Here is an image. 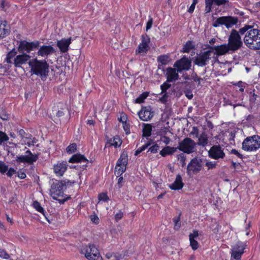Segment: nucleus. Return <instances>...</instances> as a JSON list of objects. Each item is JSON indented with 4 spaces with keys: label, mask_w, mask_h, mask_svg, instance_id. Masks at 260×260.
<instances>
[{
    "label": "nucleus",
    "mask_w": 260,
    "mask_h": 260,
    "mask_svg": "<svg viewBox=\"0 0 260 260\" xmlns=\"http://www.w3.org/2000/svg\"><path fill=\"white\" fill-rule=\"evenodd\" d=\"M139 118L143 121H148L153 116V112L151 107H142L141 111L139 112Z\"/></svg>",
    "instance_id": "nucleus-19"
},
{
    "label": "nucleus",
    "mask_w": 260,
    "mask_h": 260,
    "mask_svg": "<svg viewBox=\"0 0 260 260\" xmlns=\"http://www.w3.org/2000/svg\"><path fill=\"white\" fill-rule=\"evenodd\" d=\"M127 156L124 154H122L118 159L115 167V173L118 175H121L125 172L127 163Z\"/></svg>",
    "instance_id": "nucleus-14"
},
{
    "label": "nucleus",
    "mask_w": 260,
    "mask_h": 260,
    "mask_svg": "<svg viewBox=\"0 0 260 260\" xmlns=\"http://www.w3.org/2000/svg\"><path fill=\"white\" fill-rule=\"evenodd\" d=\"M236 30H232L228 39V45L233 52L239 49L242 45V41L239 34Z\"/></svg>",
    "instance_id": "nucleus-6"
},
{
    "label": "nucleus",
    "mask_w": 260,
    "mask_h": 260,
    "mask_svg": "<svg viewBox=\"0 0 260 260\" xmlns=\"http://www.w3.org/2000/svg\"><path fill=\"white\" fill-rule=\"evenodd\" d=\"M211 48V50L215 51L214 52H213V54L214 55H216V56L222 55L230 52H232L231 48L228 44H224L219 46H215Z\"/></svg>",
    "instance_id": "nucleus-20"
},
{
    "label": "nucleus",
    "mask_w": 260,
    "mask_h": 260,
    "mask_svg": "<svg viewBox=\"0 0 260 260\" xmlns=\"http://www.w3.org/2000/svg\"><path fill=\"white\" fill-rule=\"evenodd\" d=\"M64 184L63 183L57 180H52L50 189V195L54 200H57L59 197H62L63 192V188Z\"/></svg>",
    "instance_id": "nucleus-7"
},
{
    "label": "nucleus",
    "mask_w": 260,
    "mask_h": 260,
    "mask_svg": "<svg viewBox=\"0 0 260 260\" xmlns=\"http://www.w3.org/2000/svg\"><path fill=\"white\" fill-rule=\"evenodd\" d=\"M168 186L171 189L173 190H178L181 189L184 186V183L183 182L181 176L180 174H178L176 176L174 182L169 184Z\"/></svg>",
    "instance_id": "nucleus-25"
},
{
    "label": "nucleus",
    "mask_w": 260,
    "mask_h": 260,
    "mask_svg": "<svg viewBox=\"0 0 260 260\" xmlns=\"http://www.w3.org/2000/svg\"><path fill=\"white\" fill-rule=\"evenodd\" d=\"M202 159L199 157H195L192 159L187 166V173L190 174L191 173L197 174L199 173L202 170Z\"/></svg>",
    "instance_id": "nucleus-12"
},
{
    "label": "nucleus",
    "mask_w": 260,
    "mask_h": 260,
    "mask_svg": "<svg viewBox=\"0 0 260 260\" xmlns=\"http://www.w3.org/2000/svg\"><path fill=\"white\" fill-rule=\"evenodd\" d=\"M177 70L172 68H168L166 70V77L167 81L172 82L178 79L179 75Z\"/></svg>",
    "instance_id": "nucleus-26"
},
{
    "label": "nucleus",
    "mask_w": 260,
    "mask_h": 260,
    "mask_svg": "<svg viewBox=\"0 0 260 260\" xmlns=\"http://www.w3.org/2000/svg\"><path fill=\"white\" fill-rule=\"evenodd\" d=\"M108 143L110 146H112L115 148H117L121 146L122 144V141L119 136H115L110 139L108 141Z\"/></svg>",
    "instance_id": "nucleus-30"
},
{
    "label": "nucleus",
    "mask_w": 260,
    "mask_h": 260,
    "mask_svg": "<svg viewBox=\"0 0 260 260\" xmlns=\"http://www.w3.org/2000/svg\"><path fill=\"white\" fill-rule=\"evenodd\" d=\"M123 212L121 211H119L117 213L115 214V219L116 221L120 220L123 217Z\"/></svg>",
    "instance_id": "nucleus-57"
},
{
    "label": "nucleus",
    "mask_w": 260,
    "mask_h": 260,
    "mask_svg": "<svg viewBox=\"0 0 260 260\" xmlns=\"http://www.w3.org/2000/svg\"><path fill=\"white\" fill-rule=\"evenodd\" d=\"M205 166L207 167L208 170H212L216 168L217 162L216 161H207Z\"/></svg>",
    "instance_id": "nucleus-38"
},
{
    "label": "nucleus",
    "mask_w": 260,
    "mask_h": 260,
    "mask_svg": "<svg viewBox=\"0 0 260 260\" xmlns=\"http://www.w3.org/2000/svg\"><path fill=\"white\" fill-rule=\"evenodd\" d=\"M205 9L206 13H209L211 11L212 7L214 3V0H205Z\"/></svg>",
    "instance_id": "nucleus-35"
},
{
    "label": "nucleus",
    "mask_w": 260,
    "mask_h": 260,
    "mask_svg": "<svg viewBox=\"0 0 260 260\" xmlns=\"http://www.w3.org/2000/svg\"><path fill=\"white\" fill-rule=\"evenodd\" d=\"M72 41V38H63L57 41L56 45L62 53L67 52L69 49L70 45Z\"/></svg>",
    "instance_id": "nucleus-21"
},
{
    "label": "nucleus",
    "mask_w": 260,
    "mask_h": 260,
    "mask_svg": "<svg viewBox=\"0 0 260 260\" xmlns=\"http://www.w3.org/2000/svg\"><path fill=\"white\" fill-rule=\"evenodd\" d=\"M141 42L136 50V54H146L149 49L150 38L146 35H143Z\"/></svg>",
    "instance_id": "nucleus-16"
},
{
    "label": "nucleus",
    "mask_w": 260,
    "mask_h": 260,
    "mask_svg": "<svg viewBox=\"0 0 260 260\" xmlns=\"http://www.w3.org/2000/svg\"><path fill=\"white\" fill-rule=\"evenodd\" d=\"M236 85L239 88V90L240 92H243L244 91L245 86L244 85V84L242 82L240 81L238 83H237Z\"/></svg>",
    "instance_id": "nucleus-55"
},
{
    "label": "nucleus",
    "mask_w": 260,
    "mask_h": 260,
    "mask_svg": "<svg viewBox=\"0 0 260 260\" xmlns=\"http://www.w3.org/2000/svg\"><path fill=\"white\" fill-rule=\"evenodd\" d=\"M150 145V143H147L145 145H143L141 147L138 148V149L135 151V155H137L141 152H142L143 151L145 150L149 145Z\"/></svg>",
    "instance_id": "nucleus-42"
},
{
    "label": "nucleus",
    "mask_w": 260,
    "mask_h": 260,
    "mask_svg": "<svg viewBox=\"0 0 260 260\" xmlns=\"http://www.w3.org/2000/svg\"><path fill=\"white\" fill-rule=\"evenodd\" d=\"M8 170V166L6 165L4 162L0 161V172L2 174H4L7 172Z\"/></svg>",
    "instance_id": "nucleus-40"
},
{
    "label": "nucleus",
    "mask_w": 260,
    "mask_h": 260,
    "mask_svg": "<svg viewBox=\"0 0 260 260\" xmlns=\"http://www.w3.org/2000/svg\"><path fill=\"white\" fill-rule=\"evenodd\" d=\"M148 95L149 93L148 92H144L142 93L135 100V103L139 104L143 103Z\"/></svg>",
    "instance_id": "nucleus-34"
},
{
    "label": "nucleus",
    "mask_w": 260,
    "mask_h": 260,
    "mask_svg": "<svg viewBox=\"0 0 260 260\" xmlns=\"http://www.w3.org/2000/svg\"><path fill=\"white\" fill-rule=\"evenodd\" d=\"M186 96L189 100L191 99L193 97L192 93L190 91H187L185 93Z\"/></svg>",
    "instance_id": "nucleus-62"
},
{
    "label": "nucleus",
    "mask_w": 260,
    "mask_h": 260,
    "mask_svg": "<svg viewBox=\"0 0 260 260\" xmlns=\"http://www.w3.org/2000/svg\"><path fill=\"white\" fill-rule=\"evenodd\" d=\"M178 149L177 147H173L170 146H166L164 147L159 152V154L163 157L167 155H171L176 152Z\"/></svg>",
    "instance_id": "nucleus-29"
},
{
    "label": "nucleus",
    "mask_w": 260,
    "mask_h": 260,
    "mask_svg": "<svg viewBox=\"0 0 260 260\" xmlns=\"http://www.w3.org/2000/svg\"><path fill=\"white\" fill-rule=\"evenodd\" d=\"M214 3L217 6L224 5L229 3L228 0H214Z\"/></svg>",
    "instance_id": "nucleus-51"
},
{
    "label": "nucleus",
    "mask_w": 260,
    "mask_h": 260,
    "mask_svg": "<svg viewBox=\"0 0 260 260\" xmlns=\"http://www.w3.org/2000/svg\"><path fill=\"white\" fill-rule=\"evenodd\" d=\"M209 156L215 159L223 158L225 154L222 148L219 145H214L212 146L209 151Z\"/></svg>",
    "instance_id": "nucleus-17"
},
{
    "label": "nucleus",
    "mask_w": 260,
    "mask_h": 260,
    "mask_svg": "<svg viewBox=\"0 0 260 260\" xmlns=\"http://www.w3.org/2000/svg\"><path fill=\"white\" fill-rule=\"evenodd\" d=\"M260 148V137L254 135L247 137L242 143V149L246 151H254Z\"/></svg>",
    "instance_id": "nucleus-4"
},
{
    "label": "nucleus",
    "mask_w": 260,
    "mask_h": 260,
    "mask_svg": "<svg viewBox=\"0 0 260 260\" xmlns=\"http://www.w3.org/2000/svg\"><path fill=\"white\" fill-rule=\"evenodd\" d=\"M212 54V50H210L198 54L195 59L196 64L201 67L205 66L211 58Z\"/></svg>",
    "instance_id": "nucleus-13"
},
{
    "label": "nucleus",
    "mask_w": 260,
    "mask_h": 260,
    "mask_svg": "<svg viewBox=\"0 0 260 260\" xmlns=\"http://www.w3.org/2000/svg\"><path fill=\"white\" fill-rule=\"evenodd\" d=\"M0 257L4 259H9L10 256L5 250L0 248Z\"/></svg>",
    "instance_id": "nucleus-46"
},
{
    "label": "nucleus",
    "mask_w": 260,
    "mask_h": 260,
    "mask_svg": "<svg viewBox=\"0 0 260 260\" xmlns=\"http://www.w3.org/2000/svg\"><path fill=\"white\" fill-rule=\"evenodd\" d=\"M190 245L194 250L197 249L199 247V244L195 239H189Z\"/></svg>",
    "instance_id": "nucleus-43"
},
{
    "label": "nucleus",
    "mask_w": 260,
    "mask_h": 260,
    "mask_svg": "<svg viewBox=\"0 0 260 260\" xmlns=\"http://www.w3.org/2000/svg\"><path fill=\"white\" fill-rule=\"evenodd\" d=\"M246 248V243L241 241H238L232 245L230 252V260H241L242 255L245 252Z\"/></svg>",
    "instance_id": "nucleus-5"
},
{
    "label": "nucleus",
    "mask_w": 260,
    "mask_h": 260,
    "mask_svg": "<svg viewBox=\"0 0 260 260\" xmlns=\"http://www.w3.org/2000/svg\"><path fill=\"white\" fill-rule=\"evenodd\" d=\"M152 126L150 124H146L143 128V135L145 137H149L151 135Z\"/></svg>",
    "instance_id": "nucleus-32"
},
{
    "label": "nucleus",
    "mask_w": 260,
    "mask_h": 260,
    "mask_svg": "<svg viewBox=\"0 0 260 260\" xmlns=\"http://www.w3.org/2000/svg\"><path fill=\"white\" fill-rule=\"evenodd\" d=\"M30 58L29 55L22 54L17 55L14 59V65L16 68H20L22 65L25 64Z\"/></svg>",
    "instance_id": "nucleus-24"
},
{
    "label": "nucleus",
    "mask_w": 260,
    "mask_h": 260,
    "mask_svg": "<svg viewBox=\"0 0 260 260\" xmlns=\"http://www.w3.org/2000/svg\"><path fill=\"white\" fill-rule=\"evenodd\" d=\"M81 253L84 255L88 260H103L99 249L92 244L83 247Z\"/></svg>",
    "instance_id": "nucleus-3"
},
{
    "label": "nucleus",
    "mask_w": 260,
    "mask_h": 260,
    "mask_svg": "<svg viewBox=\"0 0 260 260\" xmlns=\"http://www.w3.org/2000/svg\"><path fill=\"white\" fill-rule=\"evenodd\" d=\"M174 67L177 69V71L180 72L183 70L187 71L191 67V61L185 56H183L180 59L176 61Z\"/></svg>",
    "instance_id": "nucleus-15"
},
{
    "label": "nucleus",
    "mask_w": 260,
    "mask_h": 260,
    "mask_svg": "<svg viewBox=\"0 0 260 260\" xmlns=\"http://www.w3.org/2000/svg\"><path fill=\"white\" fill-rule=\"evenodd\" d=\"M38 156L37 154H32L30 150H27L24 155H18L16 157V161L18 163L33 164L37 161Z\"/></svg>",
    "instance_id": "nucleus-9"
},
{
    "label": "nucleus",
    "mask_w": 260,
    "mask_h": 260,
    "mask_svg": "<svg viewBox=\"0 0 260 260\" xmlns=\"http://www.w3.org/2000/svg\"><path fill=\"white\" fill-rule=\"evenodd\" d=\"M170 87V85L167 83H164L160 86L161 93L166 92V90Z\"/></svg>",
    "instance_id": "nucleus-52"
},
{
    "label": "nucleus",
    "mask_w": 260,
    "mask_h": 260,
    "mask_svg": "<svg viewBox=\"0 0 260 260\" xmlns=\"http://www.w3.org/2000/svg\"><path fill=\"white\" fill-rule=\"evenodd\" d=\"M168 56H167L166 55H161V56H160L158 58V61L160 63H161L162 64H165L167 63V62L168 61Z\"/></svg>",
    "instance_id": "nucleus-48"
},
{
    "label": "nucleus",
    "mask_w": 260,
    "mask_h": 260,
    "mask_svg": "<svg viewBox=\"0 0 260 260\" xmlns=\"http://www.w3.org/2000/svg\"><path fill=\"white\" fill-rule=\"evenodd\" d=\"M17 52L15 48L10 51L6 55L4 62L8 64V67H11L14 64V59L17 56Z\"/></svg>",
    "instance_id": "nucleus-27"
},
{
    "label": "nucleus",
    "mask_w": 260,
    "mask_h": 260,
    "mask_svg": "<svg viewBox=\"0 0 260 260\" xmlns=\"http://www.w3.org/2000/svg\"><path fill=\"white\" fill-rule=\"evenodd\" d=\"M10 31V27L5 21L0 20V38L7 36Z\"/></svg>",
    "instance_id": "nucleus-28"
},
{
    "label": "nucleus",
    "mask_w": 260,
    "mask_h": 260,
    "mask_svg": "<svg viewBox=\"0 0 260 260\" xmlns=\"http://www.w3.org/2000/svg\"><path fill=\"white\" fill-rule=\"evenodd\" d=\"M90 219L93 223H94L96 224H97L99 223V221H100L99 218L95 214L91 215L90 216Z\"/></svg>",
    "instance_id": "nucleus-45"
},
{
    "label": "nucleus",
    "mask_w": 260,
    "mask_h": 260,
    "mask_svg": "<svg viewBox=\"0 0 260 260\" xmlns=\"http://www.w3.org/2000/svg\"><path fill=\"white\" fill-rule=\"evenodd\" d=\"M127 119V116L124 113H122L120 117L118 118L119 120L123 123L126 122Z\"/></svg>",
    "instance_id": "nucleus-58"
},
{
    "label": "nucleus",
    "mask_w": 260,
    "mask_h": 260,
    "mask_svg": "<svg viewBox=\"0 0 260 260\" xmlns=\"http://www.w3.org/2000/svg\"><path fill=\"white\" fill-rule=\"evenodd\" d=\"M196 145L193 140L190 138H186L179 143V146L177 148L180 150L189 154L194 151Z\"/></svg>",
    "instance_id": "nucleus-11"
},
{
    "label": "nucleus",
    "mask_w": 260,
    "mask_h": 260,
    "mask_svg": "<svg viewBox=\"0 0 260 260\" xmlns=\"http://www.w3.org/2000/svg\"><path fill=\"white\" fill-rule=\"evenodd\" d=\"M179 220V218H175L174 219V221L175 222V228L176 229H179L180 227V225L178 224Z\"/></svg>",
    "instance_id": "nucleus-63"
},
{
    "label": "nucleus",
    "mask_w": 260,
    "mask_h": 260,
    "mask_svg": "<svg viewBox=\"0 0 260 260\" xmlns=\"http://www.w3.org/2000/svg\"><path fill=\"white\" fill-rule=\"evenodd\" d=\"M69 162L71 163H83L82 167H80V168H81V170H84L87 167L88 160L84 155L77 153L74 154L70 158Z\"/></svg>",
    "instance_id": "nucleus-18"
},
{
    "label": "nucleus",
    "mask_w": 260,
    "mask_h": 260,
    "mask_svg": "<svg viewBox=\"0 0 260 260\" xmlns=\"http://www.w3.org/2000/svg\"><path fill=\"white\" fill-rule=\"evenodd\" d=\"M40 45L39 41H34L28 42L26 41H21L19 44L18 50L19 52L29 53L31 51L35 50L38 49Z\"/></svg>",
    "instance_id": "nucleus-10"
},
{
    "label": "nucleus",
    "mask_w": 260,
    "mask_h": 260,
    "mask_svg": "<svg viewBox=\"0 0 260 260\" xmlns=\"http://www.w3.org/2000/svg\"><path fill=\"white\" fill-rule=\"evenodd\" d=\"M55 52V49L51 45H43L41 46L37 52L38 56L46 57Z\"/></svg>",
    "instance_id": "nucleus-22"
},
{
    "label": "nucleus",
    "mask_w": 260,
    "mask_h": 260,
    "mask_svg": "<svg viewBox=\"0 0 260 260\" xmlns=\"http://www.w3.org/2000/svg\"><path fill=\"white\" fill-rule=\"evenodd\" d=\"M0 118L3 120H7L8 119V115L6 114L5 110L0 111Z\"/></svg>",
    "instance_id": "nucleus-50"
},
{
    "label": "nucleus",
    "mask_w": 260,
    "mask_h": 260,
    "mask_svg": "<svg viewBox=\"0 0 260 260\" xmlns=\"http://www.w3.org/2000/svg\"><path fill=\"white\" fill-rule=\"evenodd\" d=\"M231 153L237 156L239 158H241L242 157V155L237 150L235 149H232Z\"/></svg>",
    "instance_id": "nucleus-60"
},
{
    "label": "nucleus",
    "mask_w": 260,
    "mask_h": 260,
    "mask_svg": "<svg viewBox=\"0 0 260 260\" xmlns=\"http://www.w3.org/2000/svg\"><path fill=\"white\" fill-rule=\"evenodd\" d=\"M77 149V145L75 143H72L67 147L66 151L68 153L72 154L75 152Z\"/></svg>",
    "instance_id": "nucleus-37"
},
{
    "label": "nucleus",
    "mask_w": 260,
    "mask_h": 260,
    "mask_svg": "<svg viewBox=\"0 0 260 260\" xmlns=\"http://www.w3.org/2000/svg\"><path fill=\"white\" fill-rule=\"evenodd\" d=\"M28 64L33 74L46 78L49 72V66L46 60L32 59L29 61Z\"/></svg>",
    "instance_id": "nucleus-1"
},
{
    "label": "nucleus",
    "mask_w": 260,
    "mask_h": 260,
    "mask_svg": "<svg viewBox=\"0 0 260 260\" xmlns=\"http://www.w3.org/2000/svg\"><path fill=\"white\" fill-rule=\"evenodd\" d=\"M198 0H193L192 4L189 7V8H188V12L189 13H192L194 11V10L195 9V6H196V4L198 3Z\"/></svg>",
    "instance_id": "nucleus-47"
},
{
    "label": "nucleus",
    "mask_w": 260,
    "mask_h": 260,
    "mask_svg": "<svg viewBox=\"0 0 260 260\" xmlns=\"http://www.w3.org/2000/svg\"><path fill=\"white\" fill-rule=\"evenodd\" d=\"M153 23V19L152 18L150 17L148 21L147 22L146 24V30L147 31L149 29H150L152 27Z\"/></svg>",
    "instance_id": "nucleus-56"
},
{
    "label": "nucleus",
    "mask_w": 260,
    "mask_h": 260,
    "mask_svg": "<svg viewBox=\"0 0 260 260\" xmlns=\"http://www.w3.org/2000/svg\"><path fill=\"white\" fill-rule=\"evenodd\" d=\"M37 142V140L35 138H28L27 141H26V144L28 146H34L35 144Z\"/></svg>",
    "instance_id": "nucleus-44"
},
{
    "label": "nucleus",
    "mask_w": 260,
    "mask_h": 260,
    "mask_svg": "<svg viewBox=\"0 0 260 260\" xmlns=\"http://www.w3.org/2000/svg\"><path fill=\"white\" fill-rule=\"evenodd\" d=\"M16 173V170L12 168H10L9 170L7 171V175L8 177H11L13 175H14Z\"/></svg>",
    "instance_id": "nucleus-54"
},
{
    "label": "nucleus",
    "mask_w": 260,
    "mask_h": 260,
    "mask_svg": "<svg viewBox=\"0 0 260 260\" xmlns=\"http://www.w3.org/2000/svg\"><path fill=\"white\" fill-rule=\"evenodd\" d=\"M99 200L100 201L106 202L109 200V198L106 193H101L99 195Z\"/></svg>",
    "instance_id": "nucleus-41"
},
{
    "label": "nucleus",
    "mask_w": 260,
    "mask_h": 260,
    "mask_svg": "<svg viewBox=\"0 0 260 260\" xmlns=\"http://www.w3.org/2000/svg\"><path fill=\"white\" fill-rule=\"evenodd\" d=\"M160 140L166 145L169 144L171 141V140L169 137L165 136H161Z\"/></svg>",
    "instance_id": "nucleus-53"
},
{
    "label": "nucleus",
    "mask_w": 260,
    "mask_h": 260,
    "mask_svg": "<svg viewBox=\"0 0 260 260\" xmlns=\"http://www.w3.org/2000/svg\"><path fill=\"white\" fill-rule=\"evenodd\" d=\"M32 206L37 211L45 215V210L39 202L37 201H34L33 202Z\"/></svg>",
    "instance_id": "nucleus-33"
},
{
    "label": "nucleus",
    "mask_w": 260,
    "mask_h": 260,
    "mask_svg": "<svg viewBox=\"0 0 260 260\" xmlns=\"http://www.w3.org/2000/svg\"><path fill=\"white\" fill-rule=\"evenodd\" d=\"M159 146L157 144H155L150 147L149 148L148 151H150L151 153H155L157 152V150H158Z\"/></svg>",
    "instance_id": "nucleus-49"
},
{
    "label": "nucleus",
    "mask_w": 260,
    "mask_h": 260,
    "mask_svg": "<svg viewBox=\"0 0 260 260\" xmlns=\"http://www.w3.org/2000/svg\"><path fill=\"white\" fill-rule=\"evenodd\" d=\"M208 141V140L207 135L203 134L200 136L198 144L200 146H205L207 144Z\"/></svg>",
    "instance_id": "nucleus-31"
},
{
    "label": "nucleus",
    "mask_w": 260,
    "mask_h": 260,
    "mask_svg": "<svg viewBox=\"0 0 260 260\" xmlns=\"http://www.w3.org/2000/svg\"><path fill=\"white\" fill-rule=\"evenodd\" d=\"M199 236L198 232L197 231H193L192 233L190 234L189 237V239H194Z\"/></svg>",
    "instance_id": "nucleus-59"
},
{
    "label": "nucleus",
    "mask_w": 260,
    "mask_h": 260,
    "mask_svg": "<svg viewBox=\"0 0 260 260\" xmlns=\"http://www.w3.org/2000/svg\"><path fill=\"white\" fill-rule=\"evenodd\" d=\"M239 32L241 35L245 34L244 42L248 48L251 49L253 43L260 33V30L253 28L250 25H245L240 29Z\"/></svg>",
    "instance_id": "nucleus-2"
},
{
    "label": "nucleus",
    "mask_w": 260,
    "mask_h": 260,
    "mask_svg": "<svg viewBox=\"0 0 260 260\" xmlns=\"http://www.w3.org/2000/svg\"><path fill=\"white\" fill-rule=\"evenodd\" d=\"M193 48L192 43L191 42H187L182 48V52L183 53H188Z\"/></svg>",
    "instance_id": "nucleus-36"
},
{
    "label": "nucleus",
    "mask_w": 260,
    "mask_h": 260,
    "mask_svg": "<svg viewBox=\"0 0 260 260\" xmlns=\"http://www.w3.org/2000/svg\"><path fill=\"white\" fill-rule=\"evenodd\" d=\"M122 182H123V177H119L118 178V183H117L119 187H121L122 186Z\"/></svg>",
    "instance_id": "nucleus-64"
},
{
    "label": "nucleus",
    "mask_w": 260,
    "mask_h": 260,
    "mask_svg": "<svg viewBox=\"0 0 260 260\" xmlns=\"http://www.w3.org/2000/svg\"><path fill=\"white\" fill-rule=\"evenodd\" d=\"M164 95H163V96L161 97V98L159 99V100L162 102V103H165L167 101V95H166V92L163 93Z\"/></svg>",
    "instance_id": "nucleus-61"
},
{
    "label": "nucleus",
    "mask_w": 260,
    "mask_h": 260,
    "mask_svg": "<svg viewBox=\"0 0 260 260\" xmlns=\"http://www.w3.org/2000/svg\"><path fill=\"white\" fill-rule=\"evenodd\" d=\"M237 19L231 16H223L218 18L213 23L214 27H218L221 25H224L228 28L236 24Z\"/></svg>",
    "instance_id": "nucleus-8"
},
{
    "label": "nucleus",
    "mask_w": 260,
    "mask_h": 260,
    "mask_svg": "<svg viewBox=\"0 0 260 260\" xmlns=\"http://www.w3.org/2000/svg\"><path fill=\"white\" fill-rule=\"evenodd\" d=\"M8 140L9 137L5 133L0 131V145Z\"/></svg>",
    "instance_id": "nucleus-39"
},
{
    "label": "nucleus",
    "mask_w": 260,
    "mask_h": 260,
    "mask_svg": "<svg viewBox=\"0 0 260 260\" xmlns=\"http://www.w3.org/2000/svg\"><path fill=\"white\" fill-rule=\"evenodd\" d=\"M67 161L58 162L53 166L54 172L57 176H62L67 171Z\"/></svg>",
    "instance_id": "nucleus-23"
}]
</instances>
